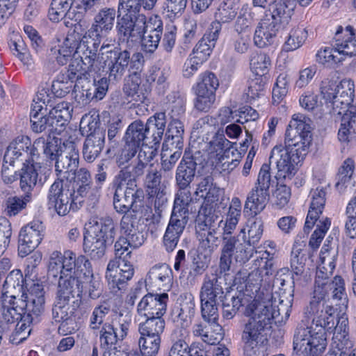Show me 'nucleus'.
<instances>
[{"label": "nucleus", "instance_id": "nucleus-20", "mask_svg": "<svg viewBox=\"0 0 356 356\" xmlns=\"http://www.w3.org/2000/svg\"><path fill=\"white\" fill-rule=\"evenodd\" d=\"M182 193L181 192L179 197L175 200L172 215L166 229V231L180 236L187 223L188 206L191 202L190 195L184 193V196H183Z\"/></svg>", "mask_w": 356, "mask_h": 356}, {"label": "nucleus", "instance_id": "nucleus-1", "mask_svg": "<svg viewBox=\"0 0 356 356\" xmlns=\"http://www.w3.org/2000/svg\"><path fill=\"white\" fill-rule=\"evenodd\" d=\"M293 298L288 301L289 305H284L281 300L279 306L273 305L272 302H252L248 305L243 312L246 316H251L245 323L242 334L244 343V354L245 356H260L263 346L259 344L263 338L262 332L270 327L272 321L280 315L281 312H285L286 316H289V308L291 307Z\"/></svg>", "mask_w": 356, "mask_h": 356}, {"label": "nucleus", "instance_id": "nucleus-35", "mask_svg": "<svg viewBox=\"0 0 356 356\" xmlns=\"http://www.w3.org/2000/svg\"><path fill=\"white\" fill-rule=\"evenodd\" d=\"M301 245L297 243L293 245L291 252V267L293 272L291 277L293 289L291 291L290 297L293 298L295 284L300 281V278L303 275L305 270V262L307 261V254L301 248Z\"/></svg>", "mask_w": 356, "mask_h": 356}, {"label": "nucleus", "instance_id": "nucleus-39", "mask_svg": "<svg viewBox=\"0 0 356 356\" xmlns=\"http://www.w3.org/2000/svg\"><path fill=\"white\" fill-rule=\"evenodd\" d=\"M79 280L74 276L70 275L69 278L58 282L57 296L56 300L70 304L74 303L76 294L79 295Z\"/></svg>", "mask_w": 356, "mask_h": 356}, {"label": "nucleus", "instance_id": "nucleus-24", "mask_svg": "<svg viewBox=\"0 0 356 356\" xmlns=\"http://www.w3.org/2000/svg\"><path fill=\"white\" fill-rule=\"evenodd\" d=\"M72 175L71 188H74L75 197L72 200L75 207H78V204L81 205L83 202V197H86L90 192L93 186V181L89 170L85 168H81L76 170Z\"/></svg>", "mask_w": 356, "mask_h": 356}, {"label": "nucleus", "instance_id": "nucleus-31", "mask_svg": "<svg viewBox=\"0 0 356 356\" xmlns=\"http://www.w3.org/2000/svg\"><path fill=\"white\" fill-rule=\"evenodd\" d=\"M64 145H67L61 142L60 139L54 137L51 140L47 141L44 138L40 137L35 140V147L33 152H32L35 161L39 159V149H42L44 154L50 160L55 161L60 155V152H63Z\"/></svg>", "mask_w": 356, "mask_h": 356}, {"label": "nucleus", "instance_id": "nucleus-63", "mask_svg": "<svg viewBox=\"0 0 356 356\" xmlns=\"http://www.w3.org/2000/svg\"><path fill=\"white\" fill-rule=\"evenodd\" d=\"M77 263L78 266L74 275L79 276V284L96 276L93 273L91 263L85 256H79Z\"/></svg>", "mask_w": 356, "mask_h": 356}, {"label": "nucleus", "instance_id": "nucleus-34", "mask_svg": "<svg viewBox=\"0 0 356 356\" xmlns=\"http://www.w3.org/2000/svg\"><path fill=\"white\" fill-rule=\"evenodd\" d=\"M281 30L270 23L268 19L263 18L257 26L254 35V43L259 48H264L273 43L277 32Z\"/></svg>", "mask_w": 356, "mask_h": 356}, {"label": "nucleus", "instance_id": "nucleus-47", "mask_svg": "<svg viewBox=\"0 0 356 356\" xmlns=\"http://www.w3.org/2000/svg\"><path fill=\"white\" fill-rule=\"evenodd\" d=\"M34 188L30 190L23 191L25 192V195L19 196H10L5 201V213L9 216H15L21 211L24 209L26 204L31 200V191Z\"/></svg>", "mask_w": 356, "mask_h": 356}, {"label": "nucleus", "instance_id": "nucleus-54", "mask_svg": "<svg viewBox=\"0 0 356 356\" xmlns=\"http://www.w3.org/2000/svg\"><path fill=\"white\" fill-rule=\"evenodd\" d=\"M161 344V337L140 335L138 340L140 350L143 356H156Z\"/></svg>", "mask_w": 356, "mask_h": 356}, {"label": "nucleus", "instance_id": "nucleus-56", "mask_svg": "<svg viewBox=\"0 0 356 356\" xmlns=\"http://www.w3.org/2000/svg\"><path fill=\"white\" fill-rule=\"evenodd\" d=\"M355 168L354 161L350 159L345 160L339 168L338 173L336 176L337 182L335 187L337 189L342 192L346 188L345 184L350 181L353 174Z\"/></svg>", "mask_w": 356, "mask_h": 356}, {"label": "nucleus", "instance_id": "nucleus-5", "mask_svg": "<svg viewBox=\"0 0 356 356\" xmlns=\"http://www.w3.org/2000/svg\"><path fill=\"white\" fill-rule=\"evenodd\" d=\"M327 346V333L321 327L298 324L293 337V349L303 356H321Z\"/></svg>", "mask_w": 356, "mask_h": 356}, {"label": "nucleus", "instance_id": "nucleus-41", "mask_svg": "<svg viewBox=\"0 0 356 356\" xmlns=\"http://www.w3.org/2000/svg\"><path fill=\"white\" fill-rule=\"evenodd\" d=\"M72 0H52L48 15L51 21L58 22L64 17L74 18L75 10H71Z\"/></svg>", "mask_w": 356, "mask_h": 356}, {"label": "nucleus", "instance_id": "nucleus-19", "mask_svg": "<svg viewBox=\"0 0 356 356\" xmlns=\"http://www.w3.org/2000/svg\"><path fill=\"white\" fill-rule=\"evenodd\" d=\"M168 294L147 293L138 305V312L145 317H162L166 312Z\"/></svg>", "mask_w": 356, "mask_h": 356}, {"label": "nucleus", "instance_id": "nucleus-10", "mask_svg": "<svg viewBox=\"0 0 356 356\" xmlns=\"http://www.w3.org/2000/svg\"><path fill=\"white\" fill-rule=\"evenodd\" d=\"M68 177L56 179L51 185L48 194V205L53 207L59 216L67 215L71 209H74L72 203L75 197L74 188H71L72 180Z\"/></svg>", "mask_w": 356, "mask_h": 356}, {"label": "nucleus", "instance_id": "nucleus-14", "mask_svg": "<svg viewBox=\"0 0 356 356\" xmlns=\"http://www.w3.org/2000/svg\"><path fill=\"white\" fill-rule=\"evenodd\" d=\"M282 146L276 145L271 151L269 158L270 163H275L277 168L276 179L291 178L296 172V165L300 162L303 156L296 152Z\"/></svg>", "mask_w": 356, "mask_h": 356}, {"label": "nucleus", "instance_id": "nucleus-26", "mask_svg": "<svg viewBox=\"0 0 356 356\" xmlns=\"http://www.w3.org/2000/svg\"><path fill=\"white\" fill-rule=\"evenodd\" d=\"M334 47L339 54L349 56L356 55V35L352 26L338 27L334 35Z\"/></svg>", "mask_w": 356, "mask_h": 356}, {"label": "nucleus", "instance_id": "nucleus-55", "mask_svg": "<svg viewBox=\"0 0 356 356\" xmlns=\"http://www.w3.org/2000/svg\"><path fill=\"white\" fill-rule=\"evenodd\" d=\"M316 293V289H314V296L309 302V305L306 308V314L314 316V318H317L321 314L323 313L325 298H327V300L329 301L332 298L330 293L326 292L325 291H323L321 295H318Z\"/></svg>", "mask_w": 356, "mask_h": 356}, {"label": "nucleus", "instance_id": "nucleus-16", "mask_svg": "<svg viewBox=\"0 0 356 356\" xmlns=\"http://www.w3.org/2000/svg\"><path fill=\"white\" fill-rule=\"evenodd\" d=\"M355 92L354 82L350 80L343 79L339 83L338 92L335 95L333 102L328 104L330 113L334 116H341L344 113L349 112L351 107H355L353 102Z\"/></svg>", "mask_w": 356, "mask_h": 356}, {"label": "nucleus", "instance_id": "nucleus-42", "mask_svg": "<svg viewBox=\"0 0 356 356\" xmlns=\"http://www.w3.org/2000/svg\"><path fill=\"white\" fill-rule=\"evenodd\" d=\"M74 313V308L71 307L70 304L62 302L55 300L51 309L52 318L56 323H60L58 327L59 330H63L69 323L74 321L73 315Z\"/></svg>", "mask_w": 356, "mask_h": 356}, {"label": "nucleus", "instance_id": "nucleus-22", "mask_svg": "<svg viewBox=\"0 0 356 356\" xmlns=\"http://www.w3.org/2000/svg\"><path fill=\"white\" fill-rule=\"evenodd\" d=\"M55 168L57 175L62 172L67 173L69 175L73 174L78 170L79 164V154L74 143H69L67 145H64L63 152L60 153L59 156L55 160Z\"/></svg>", "mask_w": 356, "mask_h": 356}, {"label": "nucleus", "instance_id": "nucleus-18", "mask_svg": "<svg viewBox=\"0 0 356 356\" xmlns=\"http://www.w3.org/2000/svg\"><path fill=\"white\" fill-rule=\"evenodd\" d=\"M146 24L145 15L126 13L118 20L116 28L124 40H134L141 38L147 28Z\"/></svg>", "mask_w": 356, "mask_h": 356}, {"label": "nucleus", "instance_id": "nucleus-40", "mask_svg": "<svg viewBox=\"0 0 356 356\" xmlns=\"http://www.w3.org/2000/svg\"><path fill=\"white\" fill-rule=\"evenodd\" d=\"M105 136L97 134L96 136H88L83 147V156L88 162H93L100 154L104 147Z\"/></svg>", "mask_w": 356, "mask_h": 356}, {"label": "nucleus", "instance_id": "nucleus-64", "mask_svg": "<svg viewBox=\"0 0 356 356\" xmlns=\"http://www.w3.org/2000/svg\"><path fill=\"white\" fill-rule=\"evenodd\" d=\"M236 15V9L232 4L227 2H221L215 13L216 23H229L232 21Z\"/></svg>", "mask_w": 356, "mask_h": 356}, {"label": "nucleus", "instance_id": "nucleus-21", "mask_svg": "<svg viewBox=\"0 0 356 356\" xmlns=\"http://www.w3.org/2000/svg\"><path fill=\"white\" fill-rule=\"evenodd\" d=\"M116 10L113 8L101 9L95 15L93 24L88 31L89 37L105 38L113 28Z\"/></svg>", "mask_w": 356, "mask_h": 356}, {"label": "nucleus", "instance_id": "nucleus-8", "mask_svg": "<svg viewBox=\"0 0 356 356\" xmlns=\"http://www.w3.org/2000/svg\"><path fill=\"white\" fill-rule=\"evenodd\" d=\"M102 72H106L108 80L113 83L120 81L131 63L130 52L110 44L103 43L101 46Z\"/></svg>", "mask_w": 356, "mask_h": 356}, {"label": "nucleus", "instance_id": "nucleus-61", "mask_svg": "<svg viewBox=\"0 0 356 356\" xmlns=\"http://www.w3.org/2000/svg\"><path fill=\"white\" fill-rule=\"evenodd\" d=\"M332 346L340 353L339 356H347L353 352V343L350 340L348 335H341V333H334Z\"/></svg>", "mask_w": 356, "mask_h": 356}, {"label": "nucleus", "instance_id": "nucleus-60", "mask_svg": "<svg viewBox=\"0 0 356 356\" xmlns=\"http://www.w3.org/2000/svg\"><path fill=\"white\" fill-rule=\"evenodd\" d=\"M199 350L195 347V344L191 346L184 340L179 339L172 346L168 356H197Z\"/></svg>", "mask_w": 356, "mask_h": 356}, {"label": "nucleus", "instance_id": "nucleus-45", "mask_svg": "<svg viewBox=\"0 0 356 356\" xmlns=\"http://www.w3.org/2000/svg\"><path fill=\"white\" fill-rule=\"evenodd\" d=\"M17 300V306L21 311H24L26 316L33 318L35 321L44 311L45 298H23Z\"/></svg>", "mask_w": 356, "mask_h": 356}, {"label": "nucleus", "instance_id": "nucleus-7", "mask_svg": "<svg viewBox=\"0 0 356 356\" xmlns=\"http://www.w3.org/2000/svg\"><path fill=\"white\" fill-rule=\"evenodd\" d=\"M311 122L305 115L294 114L286 131L285 147L305 156L312 141Z\"/></svg>", "mask_w": 356, "mask_h": 356}, {"label": "nucleus", "instance_id": "nucleus-17", "mask_svg": "<svg viewBox=\"0 0 356 356\" xmlns=\"http://www.w3.org/2000/svg\"><path fill=\"white\" fill-rule=\"evenodd\" d=\"M42 225L36 222H32L21 229L19 234L18 253L22 257H26L38 247L42 240Z\"/></svg>", "mask_w": 356, "mask_h": 356}, {"label": "nucleus", "instance_id": "nucleus-23", "mask_svg": "<svg viewBox=\"0 0 356 356\" xmlns=\"http://www.w3.org/2000/svg\"><path fill=\"white\" fill-rule=\"evenodd\" d=\"M222 217L216 205L202 204L195 218L196 231L221 228Z\"/></svg>", "mask_w": 356, "mask_h": 356}, {"label": "nucleus", "instance_id": "nucleus-51", "mask_svg": "<svg viewBox=\"0 0 356 356\" xmlns=\"http://www.w3.org/2000/svg\"><path fill=\"white\" fill-rule=\"evenodd\" d=\"M222 302V317L229 320L234 318L241 307L244 305L243 296H232L225 295Z\"/></svg>", "mask_w": 356, "mask_h": 356}, {"label": "nucleus", "instance_id": "nucleus-48", "mask_svg": "<svg viewBox=\"0 0 356 356\" xmlns=\"http://www.w3.org/2000/svg\"><path fill=\"white\" fill-rule=\"evenodd\" d=\"M184 125L179 119H173L168 124L165 133V141L175 149L183 147Z\"/></svg>", "mask_w": 356, "mask_h": 356}, {"label": "nucleus", "instance_id": "nucleus-53", "mask_svg": "<svg viewBox=\"0 0 356 356\" xmlns=\"http://www.w3.org/2000/svg\"><path fill=\"white\" fill-rule=\"evenodd\" d=\"M198 237L202 245L209 250L213 251L220 243V236L222 234L221 228H213L206 230H197Z\"/></svg>", "mask_w": 356, "mask_h": 356}, {"label": "nucleus", "instance_id": "nucleus-62", "mask_svg": "<svg viewBox=\"0 0 356 356\" xmlns=\"http://www.w3.org/2000/svg\"><path fill=\"white\" fill-rule=\"evenodd\" d=\"M109 83L113 82L108 80V76L102 77L99 80L94 79L92 88L87 91V98L102 99L108 91Z\"/></svg>", "mask_w": 356, "mask_h": 356}, {"label": "nucleus", "instance_id": "nucleus-2", "mask_svg": "<svg viewBox=\"0 0 356 356\" xmlns=\"http://www.w3.org/2000/svg\"><path fill=\"white\" fill-rule=\"evenodd\" d=\"M34 147L35 141L32 143L29 136H19L9 144L4 154L3 161L12 167L24 161L20 174L22 191L30 190L38 185L42 186L48 177L46 172L42 174L41 163L35 161L32 154Z\"/></svg>", "mask_w": 356, "mask_h": 356}, {"label": "nucleus", "instance_id": "nucleus-13", "mask_svg": "<svg viewBox=\"0 0 356 356\" xmlns=\"http://www.w3.org/2000/svg\"><path fill=\"white\" fill-rule=\"evenodd\" d=\"M130 321L129 314L116 313L111 323H105L99 329L100 347L110 348L122 341L127 336Z\"/></svg>", "mask_w": 356, "mask_h": 356}, {"label": "nucleus", "instance_id": "nucleus-3", "mask_svg": "<svg viewBox=\"0 0 356 356\" xmlns=\"http://www.w3.org/2000/svg\"><path fill=\"white\" fill-rule=\"evenodd\" d=\"M165 113H155L144 123L140 120L131 122L124 136V145L119 159L120 165L129 162L141 144L159 147L166 124Z\"/></svg>", "mask_w": 356, "mask_h": 356}, {"label": "nucleus", "instance_id": "nucleus-36", "mask_svg": "<svg viewBox=\"0 0 356 356\" xmlns=\"http://www.w3.org/2000/svg\"><path fill=\"white\" fill-rule=\"evenodd\" d=\"M93 40L92 47H87L84 52V57L81 60L84 66L88 68L89 71L95 74L102 72V62L103 59L101 58V47L97 54L98 48L103 39L98 37H92Z\"/></svg>", "mask_w": 356, "mask_h": 356}, {"label": "nucleus", "instance_id": "nucleus-46", "mask_svg": "<svg viewBox=\"0 0 356 356\" xmlns=\"http://www.w3.org/2000/svg\"><path fill=\"white\" fill-rule=\"evenodd\" d=\"M106 278L113 290L115 289L118 290L124 289L127 281L131 279V277H125V273H122V271H120V269L116 268V261H111L108 263L106 273Z\"/></svg>", "mask_w": 356, "mask_h": 356}, {"label": "nucleus", "instance_id": "nucleus-50", "mask_svg": "<svg viewBox=\"0 0 356 356\" xmlns=\"http://www.w3.org/2000/svg\"><path fill=\"white\" fill-rule=\"evenodd\" d=\"M144 323H140L138 332L140 335L160 337L163 333L165 323L162 317H146Z\"/></svg>", "mask_w": 356, "mask_h": 356}, {"label": "nucleus", "instance_id": "nucleus-57", "mask_svg": "<svg viewBox=\"0 0 356 356\" xmlns=\"http://www.w3.org/2000/svg\"><path fill=\"white\" fill-rule=\"evenodd\" d=\"M89 73L88 68L82 63L81 60L74 59L69 65L67 74V79L70 83L77 82L82 79H88Z\"/></svg>", "mask_w": 356, "mask_h": 356}, {"label": "nucleus", "instance_id": "nucleus-12", "mask_svg": "<svg viewBox=\"0 0 356 356\" xmlns=\"http://www.w3.org/2000/svg\"><path fill=\"white\" fill-rule=\"evenodd\" d=\"M137 219L133 218L131 214L124 215L121 219L120 227L122 234L115 243L116 257H122L124 253L127 256L131 254V250L140 247L145 241L142 232L136 228Z\"/></svg>", "mask_w": 356, "mask_h": 356}, {"label": "nucleus", "instance_id": "nucleus-49", "mask_svg": "<svg viewBox=\"0 0 356 356\" xmlns=\"http://www.w3.org/2000/svg\"><path fill=\"white\" fill-rule=\"evenodd\" d=\"M33 321V318L24 315V318L19 320L12 327L10 331L12 333L9 335L10 341L13 343L17 344L25 340L30 334L31 329L29 327Z\"/></svg>", "mask_w": 356, "mask_h": 356}, {"label": "nucleus", "instance_id": "nucleus-27", "mask_svg": "<svg viewBox=\"0 0 356 356\" xmlns=\"http://www.w3.org/2000/svg\"><path fill=\"white\" fill-rule=\"evenodd\" d=\"M196 168V158L185 154L176 170V183L179 190H185L190 186L195 176Z\"/></svg>", "mask_w": 356, "mask_h": 356}, {"label": "nucleus", "instance_id": "nucleus-29", "mask_svg": "<svg viewBox=\"0 0 356 356\" xmlns=\"http://www.w3.org/2000/svg\"><path fill=\"white\" fill-rule=\"evenodd\" d=\"M221 280L217 274L206 275L200 290V300H221L225 296Z\"/></svg>", "mask_w": 356, "mask_h": 356}, {"label": "nucleus", "instance_id": "nucleus-28", "mask_svg": "<svg viewBox=\"0 0 356 356\" xmlns=\"http://www.w3.org/2000/svg\"><path fill=\"white\" fill-rule=\"evenodd\" d=\"M145 170L134 163L132 165H127L122 168L114 178L113 185L124 187L126 184L127 188L134 190L142 189L137 185L138 180L143 177Z\"/></svg>", "mask_w": 356, "mask_h": 356}, {"label": "nucleus", "instance_id": "nucleus-9", "mask_svg": "<svg viewBox=\"0 0 356 356\" xmlns=\"http://www.w3.org/2000/svg\"><path fill=\"white\" fill-rule=\"evenodd\" d=\"M70 114L67 104L65 102L58 104L48 113L31 118V128L34 132L47 131L60 134L65 129Z\"/></svg>", "mask_w": 356, "mask_h": 356}, {"label": "nucleus", "instance_id": "nucleus-38", "mask_svg": "<svg viewBox=\"0 0 356 356\" xmlns=\"http://www.w3.org/2000/svg\"><path fill=\"white\" fill-rule=\"evenodd\" d=\"M269 199V191L254 186L247 197L244 210L257 215L264 209Z\"/></svg>", "mask_w": 356, "mask_h": 356}, {"label": "nucleus", "instance_id": "nucleus-30", "mask_svg": "<svg viewBox=\"0 0 356 356\" xmlns=\"http://www.w3.org/2000/svg\"><path fill=\"white\" fill-rule=\"evenodd\" d=\"M143 32L142 39L143 49L149 54L154 53L159 47L163 35V23L161 20H155L154 23L148 22Z\"/></svg>", "mask_w": 356, "mask_h": 356}, {"label": "nucleus", "instance_id": "nucleus-4", "mask_svg": "<svg viewBox=\"0 0 356 356\" xmlns=\"http://www.w3.org/2000/svg\"><path fill=\"white\" fill-rule=\"evenodd\" d=\"M88 235L84 236L83 249L92 259H99L108 246L114 242L117 229L110 216L93 218L89 222Z\"/></svg>", "mask_w": 356, "mask_h": 356}, {"label": "nucleus", "instance_id": "nucleus-25", "mask_svg": "<svg viewBox=\"0 0 356 356\" xmlns=\"http://www.w3.org/2000/svg\"><path fill=\"white\" fill-rule=\"evenodd\" d=\"M294 9L280 0H275L269 4L270 15H266L264 18L269 19L270 23L277 25V28L283 29L290 22Z\"/></svg>", "mask_w": 356, "mask_h": 356}, {"label": "nucleus", "instance_id": "nucleus-33", "mask_svg": "<svg viewBox=\"0 0 356 356\" xmlns=\"http://www.w3.org/2000/svg\"><path fill=\"white\" fill-rule=\"evenodd\" d=\"M326 193L323 188H317L312 194V200L306 218L304 230L309 232L323 213L325 204Z\"/></svg>", "mask_w": 356, "mask_h": 356}, {"label": "nucleus", "instance_id": "nucleus-6", "mask_svg": "<svg viewBox=\"0 0 356 356\" xmlns=\"http://www.w3.org/2000/svg\"><path fill=\"white\" fill-rule=\"evenodd\" d=\"M113 207L119 213L131 214L134 219L148 216L152 209L145 204L143 189L134 190L113 186Z\"/></svg>", "mask_w": 356, "mask_h": 356}, {"label": "nucleus", "instance_id": "nucleus-52", "mask_svg": "<svg viewBox=\"0 0 356 356\" xmlns=\"http://www.w3.org/2000/svg\"><path fill=\"white\" fill-rule=\"evenodd\" d=\"M307 38V31L301 27H295L289 32L284 44L286 51H294L300 47Z\"/></svg>", "mask_w": 356, "mask_h": 356}, {"label": "nucleus", "instance_id": "nucleus-44", "mask_svg": "<svg viewBox=\"0 0 356 356\" xmlns=\"http://www.w3.org/2000/svg\"><path fill=\"white\" fill-rule=\"evenodd\" d=\"M99 115L97 112L85 114L80 122V131L83 136H96L102 134L105 136V130L100 128Z\"/></svg>", "mask_w": 356, "mask_h": 356}, {"label": "nucleus", "instance_id": "nucleus-32", "mask_svg": "<svg viewBox=\"0 0 356 356\" xmlns=\"http://www.w3.org/2000/svg\"><path fill=\"white\" fill-rule=\"evenodd\" d=\"M10 298L9 301L10 306H3L0 316V326L4 333H10L14 324L26 315L25 312L21 311L18 307L17 301L13 300L15 299V296H11Z\"/></svg>", "mask_w": 356, "mask_h": 356}, {"label": "nucleus", "instance_id": "nucleus-58", "mask_svg": "<svg viewBox=\"0 0 356 356\" xmlns=\"http://www.w3.org/2000/svg\"><path fill=\"white\" fill-rule=\"evenodd\" d=\"M171 269L165 264L153 266L148 273V279L156 283L169 284L171 281Z\"/></svg>", "mask_w": 356, "mask_h": 356}, {"label": "nucleus", "instance_id": "nucleus-59", "mask_svg": "<svg viewBox=\"0 0 356 356\" xmlns=\"http://www.w3.org/2000/svg\"><path fill=\"white\" fill-rule=\"evenodd\" d=\"M159 147L141 144L138 149L136 164L145 170L147 164L151 162L157 154Z\"/></svg>", "mask_w": 356, "mask_h": 356}, {"label": "nucleus", "instance_id": "nucleus-43", "mask_svg": "<svg viewBox=\"0 0 356 356\" xmlns=\"http://www.w3.org/2000/svg\"><path fill=\"white\" fill-rule=\"evenodd\" d=\"M138 73L134 72L131 78L123 86V92L131 101L143 102L147 97L148 90L140 86Z\"/></svg>", "mask_w": 356, "mask_h": 356}, {"label": "nucleus", "instance_id": "nucleus-15", "mask_svg": "<svg viewBox=\"0 0 356 356\" xmlns=\"http://www.w3.org/2000/svg\"><path fill=\"white\" fill-rule=\"evenodd\" d=\"M251 257L246 250V245L241 243L238 238L232 236H223L220 251V273H227L231 270L233 259L245 261Z\"/></svg>", "mask_w": 356, "mask_h": 356}, {"label": "nucleus", "instance_id": "nucleus-11", "mask_svg": "<svg viewBox=\"0 0 356 356\" xmlns=\"http://www.w3.org/2000/svg\"><path fill=\"white\" fill-rule=\"evenodd\" d=\"M334 268L332 266L318 264L315 278L316 293L321 295L323 291H325L330 293L332 300L339 302V304L345 305L347 302V295L344 280L338 275L335 276L332 280H330Z\"/></svg>", "mask_w": 356, "mask_h": 356}, {"label": "nucleus", "instance_id": "nucleus-37", "mask_svg": "<svg viewBox=\"0 0 356 356\" xmlns=\"http://www.w3.org/2000/svg\"><path fill=\"white\" fill-rule=\"evenodd\" d=\"M341 127L338 132L339 139L342 142L356 141V108L351 107L349 112L344 113L341 118Z\"/></svg>", "mask_w": 356, "mask_h": 356}]
</instances>
